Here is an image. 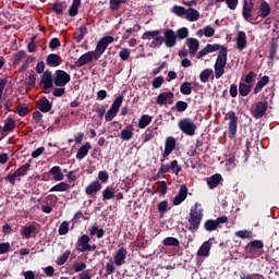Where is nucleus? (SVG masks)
<instances>
[{
  "label": "nucleus",
  "instance_id": "nucleus-1",
  "mask_svg": "<svg viewBox=\"0 0 279 279\" xmlns=\"http://www.w3.org/2000/svg\"><path fill=\"white\" fill-rule=\"evenodd\" d=\"M114 43V37L112 36H105L102 37L96 45L94 51H87L82 54L78 60L74 62V66L77 69H82V66H86V64L93 62V60H99L104 53H106V49H108L109 45Z\"/></svg>",
  "mask_w": 279,
  "mask_h": 279
},
{
  "label": "nucleus",
  "instance_id": "nucleus-2",
  "mask_svg": "<svg viewBox=\"0 0 279 279\" xmlns=\"http://www.w3.org/2000/svg\"><path fill=\"white\" fill-rule=\"evenodd\" d=\"M202 204L195 203L190 210V218H189V231L190 232H197L199 230V226H202V219H204V209H198Z\"/></svg>",
  "mask_w": 279,
  "mask_h": 279
},
{
  "label": "nucleus",
  "instance_id": "nucleus-3",
  "mask_svg": "<svg viewBox=\"0 0 279 279\" xmlns=\"http://www.w3.org/2000/svg\"><path fill=\"white\" fill-rule=\"evenodd\" d=\"M32 168V163L26 162L22 165L14 173H9L4 180L14 186L16 184V180L21 182V178L27 175L29 169Z\"/></svg>",
  "mask_w": 279,
  "mask_h": 279
},
{
  "label": "nucleus",
  "instance_id": "nucleus-4",
  "mask_svg": "<svg viewBox=\"0 0 279 279\" xmlns=\"http://www.w3.org/2000/svg\"><path fill=\"white\" fill-rule=\"evenodd\" d=\"M226 121H229L228 123V132L229 137L231 141H234L236 138V130L239 129V117H236V112L229 111L226 117Z\"/></svg>",
  "mask_w": 279,
  "mask_h": 279
},
{
  "label": "nucleus",
  "instance_id": "nucleus-5",
  "mask_svg": "<svg viewBox=\"0 0 279 279\" xmlns=\"http://www.w3.org/2000/svg\"><path fill=\"white\" fill-rule=\"evenodd\" d=\"M178 128L183 134H186V136H195V131L197 130L195 122L189 118L181 119L178 123Z\"/></svg>",
  "mask_w": 279,
  "mask_h": 279
},
{
  "label": "nucleus",
  "instance_id": "nucleus-6",
  "mask_svg": "<svg viewBox=\"0 0 279 279\" xmlns=\"http://www.w3.org/2000/svg\"><path fill=\"white\" fill-rule=\"evenodd\" d=\"M242 16L246 23L254 25L256 19H254V0H244L242 7Z\"/></svg>",
  "mask_w": 279,
  "mask_h": 279
},
{
  "label": "nucleus",
  "instance_id": "nucleus-7",
  "mask_svg": "<svg viewBox=\"0 0 279 279\" xmlns=\"http://www.w3.org/2000/svg\"><path fill=\"white\" fill-rule=\"evenodd\" d=\"M71 82V74L66 73L64 70H56L53 76V84L58 87H64Z\"/></svg>",
  "mask_w": 279,
  "mask_h": 279
},
{
  "label": "nucleus",
  "instance_id": "nucleus-8",
  "mask_svg": "<svg viewBox=\"0 0 279 279\" xmlns=\"http://www.w3.org/2000/svg\"><path fill=\"white\" fill-rule=\"evenodd\" d=\"M221 223H228V218L226 216H220L216 220H206L204 222V230H206V232H215V230L220 228Z\"/></svg>",
  "mask_w": 279,
  "mask_h": 279
},
{
  "label": "nucleus",
  "instance_id": "nucleus-9",
  "mask_svg": "<svg viewBox=\"0 0 279 279\" xmlns=\"http://www.w3.org/2000/svg\"><path fill=\"white\" fill-rule=\"evenodd\" d=\"M163 44L168 49H173L175 45H178V36L175 35V32L171 28H166L163 31Z\"/></svg>",
  "mask_w": 279,
  "mask_h": 279
},
{
  "label": "nucleus",
  "instance_id": "nucleus-10",
  "mask_svg": "<svg viewBox=\"0 0 279 279\" xmlns=\"http://www.w3.org/2000/svg\"><path fill=\"white\" fill-rule=\"evenodd\" d=\"M40 232V226L39 225H29L22 227L20 234L23 236V239H31L33 235L35 236Z\"/></svg>",
  "mask_w": 279,
  "mask_h": 279
},
{
  "label": "nucleus",
  "instance_id": "nucleus-11",
  "mask_svg": "<svg viewBox=\"0 0 279 279\" xmlns=\"http://www.w3.org/2000/svg\"><path fill=\"white\" fill-rule=\"evenodd\" d=\"M172 171L177 175L180 174V171H182V166L178 165V160H172L169 165L162 163L159 168L160 173H169V171Z\"/></svg>",
  "mask_w": 279,
  "mask_h": 279
},
{
  "label": "nucleus",
  "instance_id": "nucleus-12",
  "mask_svg": "<svg viewBox=\"0 0 279 279\" xmlns=\"http://www.w3.org/2000/svg\"><path fill=\"white\" fill-rule=\"evenodd\" d=\"M173 92L160 93L156 98V104H158V106H167V104L171 105L173 104Z\"/></svg>",
  "mask_w": 279,
  "mask_h": 279
},
{
  "label": "nucleus",
  "instance_id": "nucleus-13",
  "mask_svg": "<svg viewBox=\"0 0 279 279\" xmlns=\"http://www.w3.org/2000/svg\"><path fill=\"white\" fill-rule=\"evenodd\" d=\"M177 143L178 141L173 136H169L166 138L162 158H169V156H171L173 149H175Z\"/></svg>",
  "mask_w": 279,
  "mask_h": 279
},
{
  "label": "nucleus",
  "instance_id": "nucleus-14",
  "mask_svg": "<svg viewBox=\"0 0 279 279\" xmlns=\"http://www.w3.org/2000/svg\"><path fill=\"white\" fill-rule=\"evenodd\" d=\"M126 258H128V250L125 247H121L116 252L113 256V263L117 267H121L122 265H125Z\"/></svg>",
  "mask_w": 279,
  "mask_h": 279
},
{
  "label": "nucleus",
  "instance_id": "nucleus-15",
  "mask_svg": "<svg viewBox=\"0 0 279 279\" xmlns=\"http://www.w3.org/2000/svg\"><path fill=\"white\" fill-rule=\"evenodd\" d=\"M186 197H189V187L186 184H182L178 195L172 201L173 206H180V204H182Z\"/></svg>",
  "mask_w": 279,
  "mask_h": 279
},
{
  "label": "nucleus",
  "instance_id": "nucleus-16",
  "mask_svg": "<svg viewBox=\"0 0 279 279\" xmlns=\"http://www.w3.org/2000/svg\"><path fill=\"white\" fill-rule=\"evenodd\" d=\"M88 245H90V235L83 234L77 239L76 250L77 252H87Z\"/></svg>",
  "mask_w": 279,
  "mask_h": 279
},
{
  "label": "nucleus",
  "instance_id": "nucleus-17",
  "mask_svg": "<svg viewBox=\"0 0 279 279\" xmlns=\"http://www.w3.org/2000/svg\"><path fill=\"white\" fill-rule=\"evenodd\" d=\"M213 241H215V238H209L207 241H205L198 248L197 256H203V257L210 256Z\"/></svg>",
  "mask_w": 279,
  "mask_h": 279
},
{
  "label": "nucleus",
  "instance_id": "nucleus-18",
  "mask_svg": "<svg viewBox=\"0 0 279 279\" xmlns=\"http://www.w3.org/2000/svg\"><path fill=\"white\" fill-rule=\"evenodd\" d=\"M226 64H228V48L222 47L219 50L216 63L214 66H220V68H226Z\"/></svg>",
  "mask_w": 279,
  "mask_h": 279
},
{
  "label": "nucleus",
  "instance_id": "nucleus-19",
  "mask_svg": "<svg viewBox=\"0 0 279 279\" xmlns=\"http://www.w3.org/2000/svg\"><path fill=\"white\" fill-rule=\"evenodd\" d=\"M40 84H43L44 90H49V88H52L53 86V76L51 74V71L47 70L41 75Z\"/></svg>",
  "mask_w": 279,
  "mask_h": 279
},
{
  "label": "nucleus",
  "instance_id": "nucleus-20",
  "mask_svg": "<svg viewBox=\"0 0 279 279\" xmlns=\"http://www.w3.org/2000/svg\"><path fill=\"white\" fill-rule=\"evenodd\" d=\"M267 101H258L253 112L254 119H263L265 112H267Z\"/></svg>",
  "mask_w": 279,
  "mask_h": 279
},
{
  "label": "nucleus",
  "instance_id": "nucleus-21",
  "mask_svg": "<svg viewBox=\"0 0 279 279\" xmlns=\"http://www.w3.org/2000/svg\"><path fill=\"white\" fill-rule=\"evenodd\" d=\"M38 110L40 112H51V108H53V102L49 101L47 97H41L37 101Z\"/></svg>",
  "mask_w": 279,
  "mask_h": 279
},
{
  "label": "nucleus",
  "instance_id": "nucleus-22",
  "mask_svg": "<svg viewBox=\"0 0 279 279\" xmlns=\"http://www.w3.org/2000/svg\"><path fill=\"white\" fill-rule=\"evenodd\" d=\"M46 64L47 66L53 68L60 66V64H62V57H60L58 53H50L47 56Z\"/></svg>",
  "mask_w": 279,
  "mask_h": 279
},
{
  "label": "nucleus",
  "instance_id": "nucleus-23",
  "mask_svg": "<svg viewBox=\"0 0 279 279\" xmlns=\"http://www.w3.org/2000/svg\"><path fill=\"white\" fill-rule=\"evenodd\" d=\"M247 47V35L245 32L240 31L236 36V48L239 51H243Z\"/></svg>",
  "mask_w": 279,
  "mask_h": 279
},
{
  "label": "nucleus",
  "instance_id": "nucleus-24",
  "mask_svg": "<svg viewBox=\"0 0 279 279\" xmlns=\"http://www.w3.org/2000/svg\"><path fill=\"white\" fill-rule=\"evenodd\" d=\"M90 149H93V145H90L89 142H86L78 148V151L76 153V159L84 160V158L88 156V151H90Z\"/></svg>",
  "mask_w": 279,
  "mask_h": 279
},
{
  "label": "nucleus",
  "instance_id": "nucleus-25",
  "mask_svg": "<svg viewBox=\"0 0 279 279\" xmlns=\"http://www.w3.org/2000/svg\"><path fill=\"white\" fill-rule=\"evenodd\" d=\"M102 185L99 181H93L85 189L86 195H96V193H99L101 191Z\"/></svg>",
  "mask_w": 279,
  "mask_h": 279
},
{
  "label": "nucleus",
  "instance_id": "nucleus-26",
  "mask_svg": "<svg viewBox=\"0 0 279 279\" xmlns=\"http://www.w3.org/2000/svg\"><path fill=\"white\" fill-rule=\"evenodd\" d=\"M222 181H223V177H221V174H219V173H216L207 179V185L209 189H217V186H219V184Z\"/></svg>",
  "mask_w": 279,
  "mask_h": 279
},
{
  "label": "nucleus",
  "instance_id": "nucleus-27",
  "mask_svg": "<svg viewBox=\"0 0 279 279\" xmlns=\"http://www.w3.org/2000/svg\"><path fill=\"white\" fill-rule=\"evenodd\" d=\"M134 136V126L129 124L124 130L121 131L120 138L122 141H132Z\"/></svg>",
  "mask_w": 279,
  "mask_h": 279
},
{
  "label": "nucleus",
  "instance_id": "nucleus-28",
  "mask_svg": "<svg viewBox=\"0 0 279 279\" xmlns=\"http://www.w3.org/2000/svg\"><path fill=\"white\" fill-rule=\"evenodd\" d=\"M50 175H53V180L56 182H60L62 180H64V174L62 173V168H60V166H53L50 170H49Z\"/></svg>",
  "mask_w": 279,
  "mask_h": 279
},
{
  "label": "nucleus",
  "instance_id": "nucleus-29",
  "mask_svg": "<svg viewBox=\"0 0 279 279\" xmlns=\"http://www.w3.org/2000/svg\"><path fill=\"white\" fill-rule=\"evenodd\" d=\"M185 19L190 21V23H195V21H199V11L190 8L185 11Z\"/></svg>",
  "mask_w": 279,
  "mask_h": 279
},
{
  "label": "nucleus",
  "instance_id": "nucleus-30",
  "mask_svg": "<svg viewBox=\"0 0 279 279\" xmlns=\"http://www.w3.org/2000/svg\"><path fill=\"white\" fill-rule=\"evenodd\" d=\"M258 14H259L260 19H267V16H269V14H271V7L269 5V3H267L266 1H263L259 4Z\"/></svg>",
  "mask_w": 279,
  "mask_h": 279
},
{
  "label": "nucleus",
  "instance_id": "nucleus-31",
  "mask_svg": "<svg viewBox=\"0 0 279 279\" xmlns=\"http://www.w3.org/2000/svg\"><path fill=\"white\" fill-rule=\"evenodd\" d=\"M186 44L190 49V54L195 56V53H197V49H199V40L196 38H189Z\"/></svg>",
  "mask_w": 279,
  "mask_h": 279
},
{
  "label": "nucleus",
  "instance_id": "nucleus-32",
  "mask_svg": "<svg viewBox=\"0 0 279 279\" xmlns=\"http://www.w3.org/2000/svg\"><path fill=\"white\" fill-rule=\"evenodd\" d=\"M268 84L269 76H263L262 80H259L254 87V95H258V93H260V90H263V88H265V86H267Z\"/></svg>",
  "mask_w": 279,
  "mask_h": 279
},
{
  "label": "nucleus",
  "instance_id": "nucleus-33",
  "mask_svg": "<svg viewBox=\"0 0 279 279\" xmlns=\"http://www.w3.org/2000/svg\"><path fill=\"white\" fill-rule=\"evenodd\" d=\"M26 92L29 93V90L36 88V72L31 71V74L26 78Z\"/></svg>",
  "mask_w": 279,
  "mask_h": 279
},
{
  "label": "nucleus",
  "instance_id": "nucleus-34",
  "mask_svg": "<svg viewBox=\"0 0 279 279\" xmlns=\"http://www.w3.org/2000/svg\"><path fill=\"white\" fill-rule=\"evenodd\" d=\"M86 34H88V28H86V26H81L78 28V32H75L73 34V38L75 40V43H82V40H84V36H86Z\"/></svg>",
  "mask_w": 279,
  "mask_h": 279
},
{
  "label": "nucleus",
  "instance_id": "nucleus-35",
  "mask_svg": "<svg viewBox=\"0 0 279 279\" xmlns=\"http://www.w3.org/2000/svg\"><path fill=\"white\" fill-rule=\"evenodd\" d=\"M69 189H71V184L65 182H60L50 189V193H56V192L64 193V191H69Z\"/></svg>",
  "mask_w": 279,
  "mask_h": 279
},
{
  "label": "nucleus",
  "instance_id": "nucleus-36",
  "mask_svg": "<svg viewBox=\"0 0 279 279\" xmlns=\"http://www.w3.org/2000/svg\"><path fill=\"white\" fill-rule=\"evenodd\" d=\"M80 5H82V0H73L69 9V16H77L80 14Z\"/></svg>",
  "mask_w": 279,
  "mask_h": 279
},
{
  "label": "nucleus",
  "instance_id": "nucleus-37",
  "mask_svg": "<svg viewBox=\"0 0 279 279\" xmlns=\"http://www.w3.org/2000/svg\"><path fill=\"white\" fill-rule=\"evenodd\" d=\"M252 93V85H247L243 82H240L239 84V95L240 97H247Z\"/></svg>",
  "mask_w": 279,
  "mask_h": 279
},
{
  "label": "nucleus",
  "instance_id": "nucleus-38",
  "mask_svg": "<svg viewBox=\"0 0 279 279\" xmlns=\"http://www.w3.org/2000/svg\"><path fill=\"white\" fill-rule=\"evenodd\" d=\"M89 234H90V236H97L98 239H104L106 231L104 230V228H98L97 226H92L89 228Z\"/></svg>",
  "mask_w": 279,
  "mask_h": 279
},
{
  "label": "nucleus",
  "instance_id": "nucleus-39",
  "mask_svg": "<svg viewBox=\"0 0 279 279\" xmlns=\"http://www.w3.org/2000/svg\"><path fill=\"white\" fill-rule=\"evenodd\" d=\"M66 10V2H56L51 5V12H56V14H62Z\"/></svg>",
  "mask_w": 279,
  "mask_h": 279
},
{
  "label": "nucleus",
  "instance_id": "nucleus-40",
  "mask_svg": "<svg viewBox=\"0 0 279 279\" xmlns=\"http://www.w3.org/2000/svg\"><path fill=\"white\" fill-rule=\"evenodd\" d=\"M162 243L166 247H179L180 246V240H178V238H173V236L163 239Z\"/></svg>",
  "mask_w": 279,
  "mask_h": 279
},
{
  "label": "nucleus",
  "instance_id": "nucleus-41",
  "mask_svg": "<svg viewBox=\"0 0 279 279\" xmlns=\"http://www.w3.org/2000/svg\"><path fill=\"white\" fill-rule=\"evenodd\" d=\"M151 123V117L149 114H143L138 120V128L140 130H145L147 125Z\"/></svg>",
  "mask_w": 279,
  "mask_h": 279
},
{
  "label": "nucleus",
  "instance_id": "nucleus-42",
  "mask_svg": "<svg viewBox=\"0 0 279 279\" xmlns=\"http://www.w3.org/2000/svg\"><path fill=\"white\" fill-rule=\"evenodd\" d=\"M234 235L238 236V239H247L248 241L254 239V232L250 230L235 231Z\"/></svg>",
  "mask_w": 279,
  "mask_h": 279
},
{
  "label": "nucleus",
  "instance_id": "nucleus-43",
  "mask_svg": "<svg viewBox=\"0 0 279 279\" xmlns=\"http://www.w3.org/2000/svg\"><path fill=\"white\" fill-rule=\"evenodd\" d=\"M193 84L191 82H183L180 86V93L182 95H191L193 93Z\"/></svg>",
  "mask_w": 279,
  "mask_h": 279
},
{
  "label": "nucleus",
  "instance_id": "nucleus-44",
  "mask_svg": "<svg viewBox=\"0 0 279 279\" xmlns=\"http://www.w3.org/2000/svg\"><path fill=\"white\" fill-rule=\"evenodd\" d=\"M114 197H116V193H114V191H112V187L107 186L102 191V201L104 202H108V199H114Z\"/></svg>",
  "mask_w": 279,
  "mask_h": 279
},
{
  "label": "nucleus",
  "instance_id": "nucleus-45",
  "mask_svg": "<svg viewBox=\"0 0 279 279\" xmlns=\"http://www.w3.org/2000/svg\"><path fill=\"white\" fill-rule=\"evenodd\" d=\"M189 108V102L184 100H179L175 102V106L171 108V110H177V112H185Z\"/></svg>",
  "mask_w": 279,
  "mask_h": 279
},
{
  "label": "nucleus",
  "instance_id": "nucleus-46",
  "mask_svg": "<svg viewBox=\"0 0 279 279\" xmlns=\"http://www.w3.org/2000/svg\"><path fill=\"white\" fill-rule=\"evenodd\" d=\"M157 208H158V213L161 215L160 219H162V217H165V213L169 210V202L167 201L159 202L157 205Z\"/></svg>",
  "mask_w": 279,
  "mask_h": 279
},
{
  "label": "nucleus",
  "instance_id": "nucleus-47",
  "mask_svg": "<svg viewBox=\"0 0 279 279\" xmlns=\"http://www.w3.org/2000/svg\"><path fill=\"white\" fill-rule=\"evenodd\" d=\"M26 56L27 54L25 50H20L19 52H16L13 58L14 66H19V64H21V62L23 61V58H26Z\"/></svg>",
  "mask_w": 279,
  "mask_h": 279
},
{
  "label": "nucleus",
  "instance_id": "nucleus-48",
  "mask_svg": "<svg viewBox=\"0 0 279 279\" xmlns=\"http://www.w3.org/2000/svg\"><path fill=\"white\" fill-rule=\"evenodd\" d=\"M213 74V70L210 69H205L201 72L199 74V80L203 84H206L208 80H210V75Z\"/></svg>",
  "mask_w": 279,
  "mask_h": 279
},
{
  "label": "nucleus",
  "instance_id": "nucleus-49",
  "mask_svg": "<svg viewBox=\"0 0 279 279\" xmlns=\"http://www.w3.org/2000/svg\"><path fill=\"white\" fill-rule=\"evenodd\" d=\"M16 128V121L14 119L9 118L4 123L3 132H12Z\"/></svg>",
  "mask_w": 279,
  "mask_h": 279
},
{
  "label": "nucleus",
  "instance_id": "nucleus-50",
  "mask_svg": "<svg viewBox=\"0 0 279 279\" xmlns=\"http://www.w3.org/2000/svg\"><path fill=\"white\" fill-rule=\"evenodd\" d=\"M177 38H179V40H184V38H189V28L186 27H182L179 28L175 33Z\"/></svg>",
  "mask_w": 279,
  "mask_h": 279
},
{
  "label": "nucleus",
  "instance_id": "nucleus-51",
  "mask_svg": "<svg viewBox=\"0 0 279 279\" xmlns=\"http://www.w3.org/2000/svg\"><path fill=\"white\" fill-rule=\"evenodd\" d=\"M69 256H71V251H65L62 255H60L57 259V265H64L69 260Z\"/></svg>",
  "mask_w": 279,
  "mask_h": 279
},
{
  "label": "nucleus",
  "instance_id": "nucleus-52",
  "mask_svg": "<svg viewBox=\"0 0 279 279\" xmlns=\"http://www.w3.org/2000/svg\"><path fill=\"white\" fill-rule=\"evenodd\" d=\"M256 251L250 243L245 245L244 252L248 258H256Z\"/></svg>",
  "mask_w": 279,
  "mask_h": 279
},
{
  "label": "nucleus",
  "instance_id": "nucleus-53",
  "mask_svg": "<svg viewBox=\"0 0 279 279\" xmlns=\"http://www.w3.org/2000/svg\"><path fill=\"white\" fill-rule=\"evenodd\" d=\"M117 114H119V111H117L116 109H112V107H110L109 110L105 114V121H107V122L112 121V119H114V117H117Z\"/></svg>",
  "mask_w": 279,
  "mask_h": 279
},
{
  "label": "nucleus",
  "instance_id": "nucleus-54",
  "mask_svg": "<svg viewBox=\"0 0 279 279\" xmlns=\"http://www.w3.org/2000/svg\"><path fill=\"white\" fill-rule=\"evenodd\" d=\"M162 43H165L163 37L158 35L153 39L150 47H153L154 49H158L159 47H162Z\"/></svg>",
  "mask_w": 279,
  "mask_h": 279
},
{
  "label": "nucleus",
  "instance_id": "nucleus-55",
  "mask_svg": "<svg viewBox=\"0 0 279 279\" xmlns=\"http://www.w3.org/2000/svg\"><path fill=\"white\" fill-rule=\"evenodd\" d=\"M128 0H110L109 1V5H110V10H119V8H121V5H123V3H125Z\"/></svg>",
  "mask_w": 279,
  "mask_h": 279
},
{
  "label": "nucleus",
  "instance_id": "nucleus-56",
  "mask_svg": "<svg viewBox=\"0 0 279 279\" xmlns=\"http://www.w3.org/2000/svg\"><path fill=\"white\" fill-rule=\"evenodd\" d=\"M130 56H131L130 48H123V49L119 52V58H120L123 62H128V60H130Z\"/></svg>",
  "mask_w": 279,
  "mask_h": 279
},
{
  "label": "nucleus",
  "instance_id": "nucleus-57",
  "mask_svg": "<svg viewBox=\"0 0 279 279\" xmlns=\"http://www.w3.org/2000/svg\"><path fill=\"white\" fill-rule=\"evenodd\" d=\"M256 81V72L251 71L245 75L244 82L247 85H252L254 84V82Z\"/></svg>",
  "mask_w": 279,
  "mask_h": 279
},
{
  "label": "nucleus",
  "instance_id": "nucleus-58",
  "mask_svg": "<svg viewBox=\"0 0 279 279\" xmlns=\"http://www.w3.org/2000/svg\"><path fill=\"white\" fill-rule=\"evenodd\" d=\"M172 12L173 14H175L177 16H186V10L184 7H180V5H174L172 8Z\"/></svg>",
  "mask_w": 279,
  "mask_h": 279
},
{
  "label": "nucleus",
  "instance_id": "nucleus-59",
  "mask_svg": "<svg viewBox=\"0 0 279 279\" xmlns=\"http://www.w3.org/2000/svg\"><path fill=\"white\" fill-rule=\"evenodd\" d=\"M154 138V130L147 129L146 132L142 135L143 143H149Z\"/></svg>",
  "mask_w": 279,
  "mask_h": 279
},
{
  "label": "nucleus",
  "instance_id": "nucleus-60",
  "mask_svg": "<svg viewBox=\"0 0 279 279\" xmlns=\"http://www.w3.org/2000/svg\"><path fill=\"white\" fill-rule=\"evenodd\" d=\"M122 104H123V96H118L113 100L111 108L119 112V108H121Z\"/></svg>",
  "mask_w": 279,
  "mask_h": 279
},
{
  "label": "nucleus",
  "instance_id": "nucleus-61",
  "mask_svg": "<svg viewBox=\"0 0 279 279\" xmlns=\"http://www.w3.org/2000/svg\"><path fill=\"white\" fill-rule=\"evenodd\" d=\"M165 84V76H157L153 81V88H160Z\"/></svg>",
  "mask_w": 279,
  "mask_h": 279
},
{
  "label": "nucleus",
  "instance_id": "nucleus-62",
  "mask_svg": "<svg viewBox=\"0 0 279 279\" xmlns=\"http://www.w3.org/2000/svg\"><path fill=\"white\" fill-rule=\"evenodd\" d=\"M158 192L160 195H167V182L166 181H158Z\"/></svg>",
  "mask_w": 279,
  "mask_h": 279
},
{
  "label": "nucleus",
  "instance_id": "nucleus-63",
  "mask_svg": "<svg viewBox=\"0 0 279 279\" xmlns=\"http://www.w3.org/2000/svg\"><path fill=\"white\" fill-rule=\"evenodd\" d=\"M69 233V222L63 221L59 227V234L64 235Z\"/></svg>",
  "mask_w": 279,
  "mask_h": 279
},
{
  "label": "nucleus",
  "instance_id": "nucleus-64",
  "mask_svg": "<svg viewBox=\"0 0 279 279\" xmlns=\"http://www.w3.org/2000/svg\"><path fill=\"white\" fill-rule=\"evenodd\" d=\"M33 120L35 121V123L37 125H39L40 123H43V113L38 110L33 112Z\"/></svg>",
  "mask_w": 279,
  "mask_h": 279
}]
</instances>
